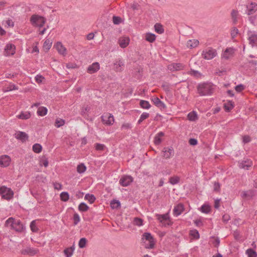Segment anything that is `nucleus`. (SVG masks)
Masks as SVG:
<instances>
[{"mask_svg":"<svg viewBox=\"0 0 257 257\" xmlns=\"http://www.w3.org/2000/svg\"><path fill=\"white\" fill-rule=\"evenodd\" d=\"M6 227H11V229L18 232H22L25 229V227L22 222L19 219H16L13 217L9 218L5 222Z\"/></svg>","mask_w":257,"mask_h":257,"instance_id":"nucleus-1","label":"nucleus"},{"mask_svg":"<svg viewBox=\"0 0 257 257\" xmlns=\"http://www.w3.org/2000/svg\"><path fill=\"white\" fill-rule=\"evenodd\" d=\"M214 87L212 83L204 82L197 86L198 93L201 96L210 95L213 93Z\"/></svg>","mask_w":257,"mask_h":257,"instance_id":"nucleus-2","label":"nucleus"},{"mask_svg":"<svg viewBox=\"0 0 257 257\" xmlns=\"http://www.w3.org/2000/svg\"><path fill=\"white\" fill-rule=\"evenodd\" d=\"M31 24L36 27H42L45 23V19L38 15H33L30 19Z\"/></svg>","mask_w":257,"mask_h":257,"instance_id":"nucleus-3","label":"nucleus"},{"mask_svg":"<svg viewBox=\"0 0 257 257\" xmlns=\"http://www.w3.org/2000/svg\"><path fill=\"white\" fill-rule=\"evenodd\" d=\"M217 54L215 49L212 48H208L204 50L201 54L202 57L206 60H211L216 56Z\"/></svg>","mask_w":257,"mask_h":257,"instance_id":"nucleus-4","label":"nucleus"},{"mask_svg":"<svg viewBox=\"0 0 257 257\" xmlns=\"http://www.w3.org/2000/svg\"><path fill=\"white\" fill-rule=\"evenodd\" d=\"M156 215L158 220L162 223L163 226H166L171 225L172 222L170 219L168 213L162 215L156 214Z\"/></svg>","mask_w":257,"mask_h":257,"instance_id":"nucleus-5","label":"nucleus"},{"mask_svg":"<svg viewBox=\"0 0 257 257\" xmlns=\"http://www.w3.org/2000/svg\"><path fill=\"white\" fill-rule=\"evenodd\" d=\"M0 194L2 195L3 198L10 199L13 197V192L10 188L2 186L0 187Z\"/></svg>","mask_w":257,"mask_h":257,"instance_id":"nucleus-6","label":"nucleus"},{"mask_svg":"<svg viewBox=\"0 0 257 257\" xmlns=\"http://www.w3.org/2000/svg\"><path fill=\"white\" fill-rule=\"evenodd\" d=\"M103 123L107 125H111L114 121V118L112 114L107 113L101 117Z\"/></svg>","mask_w":257,"mask_h":257,"instance_id":"nucleus-7","label":"nucleus"},{"mask_svg":"<svg viewBox=\"0 0 257 257\" xmlns=\"http://www.w3.org/2000/svg\"><path fill=\"white\" fill-rule=\"evenodd\" d=\"M133 178L128 175H124L121 177L119 180V184L122 186H127L130 185L133 181Z\"/></svg>","mask_w":257,"mask_h":257,"instance_id":"nucleus-8","label":"nucleus"},{"mask_svg":"<svg viewBox=\"0 0 257 257\" xmlns=\"http://www.w3.org/2000/svg\"><path fill=\"white\" fill-rule=\"evenodd\" d=\"M16 47L14 44H8L5 48L4 55L6 56H10L14 55L15 53Z\"/></svg>","mask_w":257,"mask_h":257,"instance_id":"nucleus-9","label":"nucleus"},{"mask_svg":"<svg viewBox=\"0 0 257 257\" xmlns=\"http://www.w3.org/2000/svg\"><path fill=\"white\" fill-rule=\"evenodd\" d=\"M21 252V254L23 255H29L32 256L37 254L39 252V249L33 247H27L22 249Z\"/></svg>","mask_w":257,"mask_h":257,"instance_id":"nucleus-10","label":"nucleus"},{"mask_svg":"<svg viewBox=\"0 0 257 257\" xmlns=\"http://www.w3.org/2000/svg\"><path fill=\"white\" fill-rule=\"evenodd\" d=\"M11 159L8 155H2L0 157V166L7 167L9 166Z\"/></svg>","mask_w":257,"mask_h":257,"instance_id":"nucleus-11","label":"nucleus"},{"mask_svg":"<svg viewBox=\"0 0 257 257\" xmlns=\"http://www.w3.org/2000/svg\"><path fill=\"white\" fill-rule=\"evenodd\" d=\"M163 157L166 159L170 158L174 155V151L172 147H165L163 150Z\"/></svg>","mask_w":257,"mask_h":257,"instance_id":"nucleus-12","label":"nucleus"},{"mask_svg":"<svg viewBox=\"0 0 257 257\" xmlns=\"http://www.w3.org/2000/svg\"><path fill=\"white\" fill-rule=\"evenodd\" d=\"M124 63L120 60H116L113 63V69L116 72H121L123 69Z\"/></svg>","mask_w":257,"mask_h":257,"instance_id":"nucleus-13","label":"nucleus"},{"mask_svg":"<svg viewBox=\"0 0 257 257\" xmlns=\"http://www.w3.org/2000/svg\"><path fill=\"white\" fill-rule=\"evenodd\" d=\"M99 69V64L98 62H94L88 67L87 71L89 74H92L98 71Z\"/></svg>","mask_w":257,"mask_h":257,"instance_id":"nucleus-14","label":"nucleus"},{"mask_svg":"<svg viewBox=\"0 0 257 257\" xmlns=\"http://www.w3.org/2000/svg\"><path fill=\"white\" fill-rule=\"evenodd\" d=\"M234 52V51L233 48H227L223 52L222 55V58L224 59L228 60L233 56Z\"/></svg>","mask_w":257,"mask_h":257,"instance_id":"nucleus-15","label":"nucleus"},{"mask_svg":"<svg viewBox=\"0 0 257 257\" xmlns=\"http://www.w3.org/2000/svg\"><path fill=\"white\" fill-rule=\"evenodd\" d=\"M15 137L23 142H26L28 139V135L25 132L18 131L15 134Z\"/></svg>","mask_w":257,"mask_h":257,"instance_id":"nucleus-16","label":"nucleus"},{"mask_svg":"<svg viewBox=\"0 0 257 257\" xmlns=\"http://www.w3.org/2000/svg\"><path fill=\"white\" fill-rule=\"evenodd\" d=\"M143 238L145 239L146 240V241H151V243L150 244V245H149V247H150L151 248H154V245H155V241H154V238H153V236L151 235V234L149 232H145L143 234Z\"/></svg>","mask_w":257,"mask_h":257,"instance_id":"nucleus-17","label":"nucleus"},{"mask_svg":"<svg viewBox=\"0 0 257 257\" xmlns=\"http://www.w3.org/2000/svg\"><path fill=\"white\" fill-rule=\"evenodd\" d=\"M184 205L179 203L176 205L173 209V214L174 216H178L180 215L184 211Z\"/></svg>","mask_w":257,"mask_h":257,"instance_id":"nucleus-18","label":"nucleus"},{"mask_svg":"<svg viewBox=\"0 0 257 257\" xmlns=\"http://www.w3.org/2000/svg\"><path fill=\"white\" fill-rule=\"evenodd\" d=\"M246 8L247 15H252L257 11V4L252 2L249 5L247 6Z\"/></svg>","mask_w":257,"mask_h":257,"instance_id":"nucleus-19","label":"nucleus"},{"mask_svg":"<svg viewBox=\"0 0 257 257\" xmlns=\"http://www.w3.org/2000/svg\"><path fill=\"white\" fill-rule=\"evenodd\" d=\"M183 68L184 65L181 63H172L168 66V69L172 71L181 70Z\"/></svg>","mask_w":257,"mask_h":257,"instance_id":"nucleus-20","label":"nucleus"},{"mask_svg":"<svg viewBox=\"0 0 257 257\" xmlns=\"http://www.w3.org/2000/svg\"><path fill=\"white\" fill-rule=\"evenodd\" d=\"M249 43L252 47L257 46V34L250 33L248 37Z\"/></svg>","mask_w":257,"mask_h":257,"instance_id":"nucleus-21","label":"nucleus"},{"mask_svg":"<svg viewBox=\"0 0 257 257\" xmlns=\"http://www.w3.org/2000/svg\"><path fill=\"white\" fill-rule=\"evenodd\" d=\"M55 46L59 54L64 56L66 54V49L64 47L61 42H57Z\"/></svg>","mask_w":257,"mask_h":257,"instance_id":"nucleus-22","label":"nucleus"},{"mask_svg":"<svg viewBox=\"0 0 257 257\" xmlns=\"http://www.w3.org/2000/svg\"><path fill=\"white\" fill-rule=\"evenodd\" d=\"M130 39L128 37H121L118 40V43L120 47L124 48L127 46L129 44Z\"/></svg>","mask_w":257,"mask_h":257,"instance_id":"nucleus-23","label":"nucleus"},{"mask_svg":"<svg viewBox=\"0 0 257 257\" xmlns=\"http://www.w3.org/2000/svg\"><path fill=\"white\" fill-rule=\"evenodd\" d=\"M154 104L160 108H166V105L158 97H154L152 99Z\"/></svg>","mask_w":257,"mask_h":257,"instance_id":"nucleus-24","label":"nucleus"},{"mask_svg":"<svg viewBox=\"0 0 257 257\" xmlns=\"http://www.w3.org/2000/svg\"><path fill=\"white\" fill-rule=\"evenodd\" d=\"M252 165V162L248 159L243 161L239 163V167L240 168L248 169Z\"/></svg>","mask_w":257,"mask_h":257,"instance_id":"nucleus-25","label":"nucleus"},{"mask_svg":"<svg viewBox=\"0 0 257 257\" xmlns=\"http://www.w3.org/2000/svg\"><path fill=\"white\" fill-rule=\"evenodd\" d=\"M164 135L163 132H160L155 136L154 142L156 145H159L161 143L162 141L161 138L163 137Z\"/></svg>","mask_w":257,"mask_h":257,"instance_id":"nucleus-26","label":"nucleus"},{"mask_svg":"<svg viewBox=\"0 0 257 257\" xmlns=\"http://www.w3.org/2000/svg\"><path fill=\"white\" fill-rule=\"evenodd\" d=\"M254 195V191L252 190L242 191L241 193V196L243 198H252Z\"/></svg>","mask_w":257,"mask_h":257,"instance_id":"nucleus-27","label":"nucleus"},{"mask_svg":"<svg viewBox=\"0 0 257 257\" xmlns=\"http://www.w3.org/2000/svg\"><path fill=\"white\" fill-rule=\"evenodd\" d=\"M238 12L237 10H233L231 13V19L232 21V24L236 25L238 19Z\"/></svg>","mask_w":257,"mask_h":257,"instance_id":"nucleus-28","label":"nucleus"},{"mask_svg":"<svg viewBox=\"0 0 257 257\" xmlns=\"http://www.w3.org/2000/svg\"><path fill=\"white\" fill-rule=\"evenodd\" d=\"M199 44V41L196 39L189 40L187 42V46L190 49L196 47Z\"/></svg>","mask_w":257,"mask_h":257,"instance_id":"nucleus-29","label":"nucleus"},{"mask_svg":"<svg viewBox=\"0 0 257 257\" xmlns=\"http://www.w3.org/2000/svg\"><path fill=\"white\" fill-rule=\"evenodd\" d=\"M31 113L29 111H22L17 116V117L22 119H27L31 117Z\"/></svg>","mask_w":257,"mask_h":257,"instance_id":"nucleus-30","label":"nucleus"},{"mask_svg":"<svg viewBox=\"0 0 257 257\" xmlns=\"http://www.w3.org/2000/svg\"><path fill=\"white\" fill-rule=\"evenodd\" d=\"M187 118L190 121H195L198 118L197 113L194 111L189 112L187 115Z\"/></svg>","mask_w":257,"mask_h":257,"instance_id":"nucleus-31","label":"nucleus"},{"mask_svg":"<svg viewBox=\"0 0 257 257\" xmlns=\"http://www.w3.org/2000/svg\"><path fill=\"white\" fill-rule=\"evenodd\" d=\"M74 247L73 246L66 248L64 250V253L66 257H71L74 251Z\"/></svg>","mask_w":257,"mask_h":257,"instance_id":"nucleus-32","label":"nucleus"},{"mask_svg":"<svg viewBox=\"0 0 257 257\" xmlns=\"http://www.w3.org/2000/svg\"><path fill=\"white\" fill-rule=\"evenodd\" d=\"M48 110L46 107L41 106L38 108L37 114L38 115L43 116L45 115L47 113Z\"/></svg>","mask_w":257,"mask_h":257,"instance_id":"nucleus-33","label":"nucleus"},{"mask_svg":"<svg viewBox=\"0 0 257 257\" xmlns=\"http://www.w3.org/2000/svg\"><path fill=\"white\" fill-rule=\"evenodd\" d=\"M239 34V31L238 29L235 27H232L230 30V36L231 39L234 40L235 38L237 36V35Z\"/></svg>","mask_w":257,"mask_h":257,"instance_id":"nucleus-34","label":"nucleus"},{"mask_svg":"<svg viewBox=\"0 0 257 257\" xmlns=\"http://www.w3.org/2000/svg\"><path fill=\"white\" fill-rule=\"evenodd\" d=\"M180 178L177 176H174L169 178V183L173 185H176L179 183Z\"/></svg>","mask_w":257,"mask_h":257,"instance_id":"nucleus-35","label":"nucleus"},{"mask_svg":"<svg viewBox=\"0 0 257 257\" xmlns=\"http://www.w3.org/2000/svg\"><path fill=\"white\" fill-rule=\"evenodd\" d=\"M52 42L51 40H50L49 39H46L43 44V48L46 51H48L51 48L52 46Z\"/></svg>","mask_w":257,"mask_h":257,"instance_id":"nucleus-36","label":"nucleus"},{"mask_svg":"<svg viewBox=\"0 0 257 257\" xmlns=\"http://www.w3.org/2000/svg\"><path fill=\"white\" fill-rule=\"evenodd\" d=\"M84 199L88 200L90 204L94 203L96 200V198L94 195L89 193L85 195Z\"/></svg>","mask_w":257,"mask_h":257,"instance_id":"nucleus-37","label":"nucleus"},{"mask_svg":"<svg viewBox=\"0 0 257 257\" xmlns=\"http://www.w3.org/2000/svg\"><path fill=\"white\" fill-rule=\"evenodd\" d=\"M146 41L152 43L156 40L155 35L151 33H147L145 36Z\"/></svg>","mask_w":257,"mask_h":257,"instance_id":"nucleus-38","label":"nucleus"},{"mask_svg":"<svg viewBox=\"0 0 257 257\" xmlns=\"http://www.w3.org/2000/svg\"><path fill=\"white\" fill-rule=\"evenodd\" d=\"M120 206V202L116 199H113L110 202V207L112 209H117Z\"/></svg>","mask_w":257,"mask_h":257,"instance_id":"nucleus-39","label":"nucleus"},{"mask_svg":"<svg viewBox=\"0 0 257 257\" xmlns=\"http://www.w3.org/2000/svg\"><path fill=\"white\" fill-rule=\"evenodd\" d=\"M247 257H257V253L252 248H248L246 250Z\"/></svg>","mask_w":257,"mask_h":257,"instance_id":"nucleus-40","label":"nucleus"},{"mask_svg":"<svg viewBox=\"0 0 257 257\" xmlns=\"http://www.w3.org/2000/svg\"><path fill=\"white\" fill-rule=\"evenodd\" d=\"M154 27L155 31L158 34H162L164 31L163 26L159 23L156 24Z\"/></svg>","mask_w":257,"mask_h":257,"instance_id":"nucleus-41","label":"nucleus"},{"mask_svg":"<svg viewBox=\"0 0 257 257\" xmlns=\"http://www.w3.org/2000/svg\"><path fill=\"white\" fill-rule=\"evenodd\" d=\"M89 209V207L85 203L82 202L78 206V209L80 211L85 212Z\"/></svg>","mask_w":257,"mask_h":257,"instance_id":"nucleus-42","label":"nucleus"},{"mask_svg":"<svg viewBox=\"0 0 257 257\" xmlns=\"http://www.w3.org/2000/svg\"><path fill=\"white\" fill-rule=\"evenodd\" d=\"M140 105L141 107L144 109H149L151 107V105L148 101L143 100H141Z\"/></svg>","mask_w":257,"mask_h":257,"instance_id":"nucleus-43","label":"nucleus"},{"mask_svg":"<svg viewBox=\"0 0 257 257\" xmlns=\"http://www.w3.org/2000/svg\"><path fill=\"white\" fill-rule=\"evenodd\" d=\"M60 198L61 200L63 201H67L69 199V195L68 193L67 192H62L60 194Z\"/></svg>","mask_w":257,"mask_h":257,"instance_id":"nucleus-44","label":"nucleus"},{"mask_svg":"<svg viewBox=\"0 0 257 257\" xmlns=\"http://www.w3.org/2000/svg\"><path fill=\"white\" fill-rule=\"evenodd\" d=\"M86 167L83 163L79 164L77 167V171L79 173H84L86 171Z\"/></svg>","mask_w":257,"mask_h":257,"instance_id":"nucleus-45","label":"nucleus"},{"mask_svg":"<svg viewBox=\"0 0 257 257\" xmlns=\"http://www.w3.org/2000/svg\"><path fill=\"white\" fill-rule=\"evenodd\" d=\"M42 147L39 144H35L33 146V151L36 153H39L41 152Z\"/></svg>","mask_w":257,"mask_h":257,"instance_id":"nucleus-46","label":"nucleus"},{"mask_svg":"<svg viewBox=\"0 0 257 257\" xmlns=\"http://www.w3.org/2000/svg\"><path fill=\"white\" fill-rule=\"evenodd\" d=\"M200 211L203 213L207 214L210 211V207L208 205L204 204L200 208Z\"/></svg>","mask_w":257,"mask_h":257,"instance_id":"nucleus-47","label":"nucleus"},{"mask_svg":"<svg viewBox=\"0 0 257 257\" xmlns=\"http://www.w3.org/2000/svg\"><path fill=\"white\" fill-rule=\"evenodd\" d=\"M65 123V120L60 118H57L56 119L55 126L57 127H60L64 125Z\"/></svg>","mask_w":257,"mask_h":257,"instance_id":"nucleus-48","label":"nucleus"},{"mask_svg":"<svg viewBox=\"0 0 257 257\" xmlns=\"http://www.w3.org/2000/svg\"><path fill=\"white\" fill-rule=\"evenodd\" d=\"M189 234L195 239H198L200 237L199 232L196 229L190 230Z\"/></svg>","mask_w":257,"mask_h":257,"instance_id":"nucleus-49","label":"nucleus"},{"mask_svg":"<svg viewBox=\"0 0 257 257\" xmlns=\"http://www.w3.org/2000/svg\"><path fill=\"white\" fill-rule=\"evenodd\" d=\"M31 230L33 232H37L38 231V228L36 225V220L32 221L30 223Z\"/></svg>","mask_w":257,"mask_h":257,"instance_id":"nucleus-50","label":"nucleus"},{"mask_svg":"<svg viewBox=\"0 0 257 257\" xmlns=\"http://www.w3.org/2000/svg\"><path fill=\"white\" fill-rule=\"evenodd\" d=\"M133 223L136 225L141 226L143 225V220L140 218L135 217L134 219Z\"/></svg>","mask_w":257,"mask_h":257,"instance_id":"nucleus-51","label":"nucleus"},{"mask_svg":"<svg viewBox=\"0 0 257 257\" xmlns=\"http://www.w3.org/2000/svg\"><path fill=\"white\" fill-rule=\"evenodd\" d=\"M18 87L16 85H15L14 84H13V83H10L6 87V90L5 91V92H6V91H12V90H18Z\"/></svg>","mask_w":257,"mask_h":257,"instance_id":"nucleus-52","label":"nucleus"},{"mask_svg":"<svg viewBox=\"0 0 257 257\" xmlns=\"http://www.w3.org/2000/svg\"><path fill=\"white\" fill-rule=\"evenodd\" d=\"M86 242H87V239L85 238H84V237L81 238L79 240V241L78 243L79 247L81 248L85 247L86 246Z\"/></svg>","mask_w":257,"mask_h":257,"instance_id":"nucleus-53","label":"nucleus"},{"mask_svg":"<svg viewBox=\"0 0 257 257\" xmlns=\"http://www.w3.org/2000/svg\"><path fill=\"white\" fill-rule=\"evenodd\" d=\"M189 74L194 76L196 77H199L201 76V74L196 70L191 69L188 73Z\"/></svg>","mask_w":257,"mask_h":257,"instance_id":"nucleus-54","label":"nucleus"},{"mask_svg":"<svg viewBox=\"0 0 257 257\" xmlns=\"http://www.w3.org/2000/svg\"><path fill=\"white\" fill-rule=\"evenodd\" d=\"M105 146L102 144L96 143L95 144V148L97 151H103L104 150Z\"/></svg>","mask_w":257,"mask_h":257,"instance_id":"nucleus-55","label":"nucleus"},{"mask_svg":"<svg viewBox=\"0 0 257 257\" xmlns=\"http://www.w3.org/2000/svg\"><path fill=\"white\" fill-rule=\"evenodd\" d=\"M121 19L119 17L113 16L112 17V22L115 25H118L121 23Z\"/></svg>","mask_w":257,"mask_h":257,"instance_id":"nucleus-56","label":"nucleus"},{"mask_svg":"<svg viewBox=\"0 0 257 257\" xmlns=\"http://www.w3.org/2000/svg\"><path fill=\"white\" fill-rule=\"evenodd\" d=\"M74 224L77 225L80 221V217L78 214L75 213L73 215Z\"/></svg>","mask_w":257,"mask_h":257,"instance_id":"nucleus-57","label":"nucleus"},{"mask_svg":"<svg viewBox=\"0 0 257 257\" xmlns=\"http://www.w3.org/2000/svg\"><path fill=\"white\" fill-rule=\"evenodd\" d=\"M244 89V86L242 84H239V85L236 86L235 87V90L238 92H241Z\"/></svg>","mask_w":257,"mask_h":257,"instance_id":"nucleus-58","label":"nucleus"},{"mask_svg":"<svg viewBox=\"0 0 257 257\" xmlns=\"http://www.w3.org/2000/svg\"><path fill=\"white\" fill-rule=\"evenodd\" d=\"M251 141V139L249 136H244L242 137V142L244 144L248 143Z\"/></svg>","mask_w":257,"mask_h":257,"instance_id":"nucleus-59","label":"nucleus"},{"mask_svg":"<svg viewBox=\"0 0 257 257\" xmlns=\"http://www.w3.org/2000/svg\"><path fill=\"white\" fill-rule=\"evenodd\" d=\"M194 222L196 226L198 227H201L203 225V222L201 219H196L194 220Z\"/></svg>","mask_w":257,"mask_h":257,"instance_id":"nucleus-60","label":"nucleus"},{"mask_svg":"<svg viewBox=\"0 0 257 257\" xmlns=\"http://www.w3.org/2000/svg\"><path fill=\"white\" fill-rule=\"evenodd\" d=\"M132 128V124L130 123H123L121 126L122 129H129Z\"/></svg>","mask_w":257,"mask_h":257,"instance_id":"nucleus-61","label":"nucleus"},{"mask_svg":"<svg viewBox=\"0 0 257 257\" xmlns=\"http://www.w3.org/2000/svg\"><path fill=\"white\" fill-rule=\"evenodd\" d=\"M131 7L133 10H138L140 8V5L136 3H134L131 4Z\"/></svg>","mask_w":257,"mask_h":257,"instance_id":"nucleus-62","label":"nucleus"},{"mask_svg":"<svg viewBox=\"0 0 257 257\" xmlns=\"http://www.w3.org/2000/svg\"><path fill=\"white\" fill-rule=\"evenodd\" d=\"M224 107L226 111H229L230 110H231L233 108V106L231 104H230L229 105L225 104Z\"/></svg>","mask_w":257,"mask_h":257,"instance_id":"nucleus-63","label":"nucleus"},{"mask_svg":"<svg viewBox=\"0 0 257 257\" xmlns=\"http://www.w3.org/2000/svg\"><path fill=\"white\" fill-rule=\"evenodd\" d=\"M197 140L195 139H190L189 140V143L190 145L195 146L197 144Z\"/></svg>","mask_w":257,"mask_h":257,"instance_id":"nucleus-64","label":"nucleus"}]
</instances>
